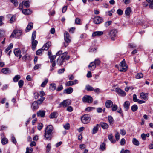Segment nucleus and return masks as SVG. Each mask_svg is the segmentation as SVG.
Returning a JSON list of instances; mask_svg holds the SVG:
<instances>
[{"mask_svg":"<svg viewBox=\"0 0 153 153\" xmlns=\"http://www.w3.org/2000/svg\"><path fill=\"white\" fill-rule=\"evenodd\" d=\"M36 35V31H34L33 32L32 35L31 39L32 49L33 50H34L36 49L38 44V41L36 40H35Z\"/></svg>","mask_w":153,"mask_h":153,"instance_id":"f257e3e1","label":"nucleus"},{"mask_svg":"<svg viewBox=\"0 0 153 153\" xmlns=\"http://www.w3.org/2000/svg\"><path fill=\"white\" fill-rule=\"evenodd\" d=\"M64 38L65 42L64 43V45L65 47H66L71 41L70 35L67 31H65L64 33Z\"/></svg>","mask_w":153,"mask_h":153,"instance_id":"f03ea898","label":"nucleus"},{"mask_svg":"<svg viewBox=\"0 0 153 153\" xmlns=\"http://www.w3.org/2000/svg\"><path fill=\"white\" fill-rule=\"evenodd\" d=\"M67 54L66 52L64 53L63 55L61 56H59L57 59V63L60 66L62 65L63 63L65 61V58Z\"/></svg>","mask_w":153,"mask_h":153,"instance_id":"7ed1b4c3","label":"nucleus"},{"mask_svg":"<svg viewBox=\"0 0 153 153\" xmlns=\"http://www.w3.org/2000/svg\"><path fill=\"white\" fill-rule=\"evenodd\" d=\"M82 122L84 124H87L89 123L91 120L90 116L88 114H85L81 117Z\"/></svg>","mask_w":153,"mask_h":153,"instance_id":"20e7f679","label":"nucleus"},{"mask_svg":"<svg viewBox=\"0 0 153 153\" xmlns=\"http://www.w3.org/2000/svg\"><path fill=\"white\" fill-rule=\"evenodd\" d=\"M120 66L122 68H118L120 72H125L127 70V65L126 63L125 59H123L120 62Z\"/></svg>","mask_w":153,"mask_h":153,"instance_id":"39448f33","label":"nucleus"},{"mask_svg":"<svg viewBox=\"0 0 153 153\" xmlns=\"http://www.w3.org/2000/svg\"><path fill=\"white\" fill-rule=\"evenodd\" d=\"M56 55H52L49 57L50 59V62L52 63L51 67L50 69V71H52L54 69V67L56 65V62L55 59L56 58Z\"/></svg>","mask_w":153,"mask_h":153,"instance_id":"423d86ee","label":"nucleus"},{"mask_svg":"<svg viewBox=\"0 0 153 153\" xmlns=\"http://www.w3.org/2000/svg\"><path fill=\"white\" fill-rule=\"evenodd\" d=\"M82 101L84 102L91 103L93 101V99L91 96L86 95L83 97Z\"/></svg>","mask_w":153,"mask_h":153,"instance_id":"0eeeda50","label":"nucleus"},{"mask_svg":"<svg viewBox=\"0 0 153 153\" xmlns=\"http://www.w3.org/2000/svg\"><path fill=\"white\" fill-rule=\"evenodd\" d=\"M22 32L19 30H14L10 36V37H16L20 36L22 34Z\"/></svg>","mask_w":153,"mask_h":153,"instance_id":"6e6552de","label":"nucleus"},{"mask_svg":"<svg viewBox=\"0 0 153 153\" xmlns=\"http://www.w3.org/2000/svg\"><path fill=\"white\" fill-rule=\"evenodd\" d=\"M71 103V101L70 100H64L59 104V107H65L69 105Z\"/></svg>","mask_w":153,"mask_h":153,"instance_id":"1a4fd4ad","label":"nucleus"},{"mask_svg":"<svg viewBox=\"0 0 153 153\" xmlns=\"http://www.w3.org/2000/svg\"><path fill=\"white\" fill-rule=\"evenodd\" d=\"M117 33V31L115 29H113L110 30L109 35L112 40H114V38L116 36Z\"/></svg>","mask_w":153,"mask_h":153,"instance_id":"9d476101","label":"nucleus"},{"mask_svg":"<svg viewBox=\"0 0 153 153\" xmlns=\"http://www.w3.org/2000/svg\"><path fill=\"white\" fill-rule=\"evenodd\" d=\"M115 92L117 93L119 95L125 96L126 95V92L123 90L120 89L119 88H117L115 89Z\"/></svg>","mask_w":153,"mask_h":153,"instance_id":"9b49d317","label":"nucleus"},{"mask_svg":"<svg viewBox=\"0 0 153 153\" xmlns=\"http://www.w3.org/2000/svg\"><path fill=\"white\" fill-rule=\"evenodd\" d=\"M103 21L102 18L99 16L95 17L94 19V23L97 24L100 23L102 22Z\"/></svg>","mask_w":153,"mask_h":153,"instance_id":"f8f14e48","label":"nucleus"},{"mask_svg":"<svg viewBox=\"0 0 153 153\" xmlns=\"http://www.w3.org/2000/svg\"><path fill=\"white\" fill-rule=\"evenodd\" d=\"M52 134L50 132L45 131L44 135L45 139L47 140H51L52 138Z\"/></svg>","mask_w":153,"mask_h":153,"instance_id":"ddd939ff","label":"nucleus"},{"mask_svg":"<svg viewBox=\"0 0 153 153\" xmlns=\"http://www.w3.org/2000/svg\"><path fill=\"white\" fill-rule=\"evenodd\" d=\"M53 131L54 128L53 126L51 125H49L47 126L45 131L53 134Z\"/></svg>","mask_w":153,"mask_h":153,"instance_id":"4468645a","label":"nucleus"},{"mask_svg":"<svg viewBox=\"0 0 153 153\" xmlns=\"http://www.w3.org/2000/svg\"><path fill=\"white\" fill-rule=\"evenodd\" d=\"M39 104L36 101L34 102L32 104L31 107L33 111H35L37 109L39 108Z\"/></svg>","mask_w":153,"mask_h":153,"instance_id":"2eb2a0df","label":"nucleus"},{"mask_svg":"<svg viewBox=\"0 0 153 153\" xmlns=\"http://www.w3.org/2000/svg\"><path fill=\"white\" fill-rule=\"evenodd\" d=\"M51 45V43L50 42H47L42 47V49L44 50H48L49 47Z\"/></svg>","mask_w":153,"mask_h":153,"instance_id":"dca6fc26","label":"nucleus"},{"mask_svg":"<svg viewBox=\"0 0 153 153\" xmlns=\"http://www.w3.org/2000/svg\"><path fill=\"white\" fill-rule=\"evenodd\" d=\"M130 105V103L128 101H126L124 102V104L123 105V107L125 111H127L129 108Z\"/></svg>","mask_w":153,"mask_h":153,"instance_id":"f3484780","label":"nucleus"},{"mask_svg":"<svg viewBox=\"0 0 153 153\" xmlns=\"http://www.w3.org/2000/svg\"><path fill=\"white\" fill-rule=\"evenodd\" d=\"M132 10L131 8L130 7H128L126 9L125 13L126 16L129 17L130 14Z\"/></svg>","mask_w":153,"mask_h":153,"instance_id":"a211bd4d","label":"nucleus"},{"mask_svg":"<svg viewBox=\"0 0 153 153\" xmlns=\"http://www.w3.org/2000/svg\"><path fill=\"white\" fill-rule=\"evenodd\" d=\"M113 105V103L111 100H107L105 103V105L106 107L107 108H110L111 107H112Z\"/></svg>","mask_w":153,"mask_h":153,"instance_id":"6ab92c4d","label":"nucleus"},{"mask_svg":"<svg viewBox=\"0 0 153 153\" xmlns=\"http://www.w3.org/2000/svg\"><path fill=\"white\" fill-rule=\"evenodd\" d=\"M45 111L44 110H39L37 113V115L38 116L43 117H45Z\"/></svg>","mask_w":153,"mask_h":153,"instance_id":"aec40b11","label":"nucleus"},{"mask_svg":"<svg viewBox=\"0 0 153 153\" xmlns=\"http://www.w3.org/2000/svg\"><path fill=\"white\" fill-rule=\"evenodd\" d=\"M14 53L16 56L19 57V59L21 57L22 55L21 54L20 51L19 50L15 49L14 51Z\"/></svg>","mask_w":153,"mask_h":153,"instance_id":"412c9836","label":"nucleus"},{"mask_svg":"<svg viewBox=\"0 0 153 153\" xmlns=\"http://www.w3.org/2000/svg\"><path fill=\"white\" fill-rule=\"evenodd\" d=\"M96 66L94 62H91L88 65V68L90 70L93 71L96 68Z\"/></svg>","mask_w":153,"mask_h":153,"instance_id":"4be33fe9","label":"nucleus"},{"mask_svg":"<svg viewBox=\"0 0 153 153\" xmlns=\"http://www.w3.org/2000/svg\"><path fill=\"white\" fill-rule=\"evenodd\" d=\"M103 34L102 31H95L92 34V36L94 37L96 36H99L102 35Z\"/></svg>","mask_w":153,"mask_h":153,"instance_id":"5701e85b","label":"nucleus"},{"mask_svg":"<svg viewBox=\"0 0 153 153\" xmlns=\"http://www.w3.org/2000/svg\"><path fill=\"white\" fill-rule=\"evenodd\" d=\"M73 91V88L71 87H69L68 88L64 90L63 93L67 94H69L72 93Z\"/></svg>","mask_w":153,"mask_h":153,"instance_id":"b1692460","label":"nucleus"},{"mask_svg":"<svg viewBox=\"0 0 153 153\" xmlns=\"http://www.w3.org/2000/svg\"><path fill=\"white\" fill-rule=\"evenodd\" d=\"M33 27V24L32 22L29 23L27 27H26L25 31L26 32H28L30 31Z\"/></svg>","mask_w":153,"mask_h":153,"instance_id":"393cba45","label":"nucleus"},{"mask_svg":"<svg viewBox=\"0 0 153 153\" xmlns=\"http://www.w3.org/2000/svg\"><path fill=\"white\" fill-rule=\"evenodd\" d=\"M148 94L145 93L144 92H142L140 94V96L142 99H144L145 100H148Z\"/></svg>","mask_w":153,"mask_h":153,"instance_id":"a878e982","label":"nucleus"},{"mask_svg":"<svg viewBox=\"0 0 153 153\" xmlns=\"http://www.w3.org/2000/svg\"><path fill=\"white\" fill-rule=\"evenodd\" d=\"M58 115V113L57 112H54L51 113L49 116V117L51 119H53L57 117Z\"/></svg>","mask_w":153,"mask_h":153,"instance_id":"bb28decb","label":"nucleus"},{"mask_svg":"<svg viewBox=\"0 0 153 153\" xmlns=\"http://www.w3.org/2000/svg\"><path fill=\"white\" fill-rule=\"evenodd\" d=\"M103 129H107L108 128V125L105 123L101 122L99 124Z\"/></svg>","mask_w":153,"mask_h":153,"instance_id":"cd10ccee","label":"nucleus"},{"mask_svg":"<svg viewBox=\"0 0 153 153\" xmlns=\"http://www.w3.org/2000/svg\"><path fill=\"white\" fill-rule=\"evenodd\" d=\"M22 59L24 61H29L30 60V56L27 54L22 57Z\"/></svg>","mask_w":153,"mask_h":153,"instance_id":"c85d7f7f","label":"nucleus"},{"mask_svg":"<svg viewBox=\"0 0 153 153\" xmlns=\"http://www.w3.org/2000/svg\"><path fill=\"white\" fill-rule=\"evenodd\" d=\"M99 127V124H97L95 126H94L92 130V134H94L96 133L98 130Z\"/></svg>","mask_w":153,"mask_h":153,"instance_id":"c756f323","label":"nucleus"},{"mask_svg":"<svg viewBox=\"0 0 153 153\" xmlns=\"http://www.w3.org/2000/svg\"><path fill=\"white\" fill-rule=\"evenodd\" d=\"M149 3V7L150 8L153 9V0H146Z\"/></svg>","mask_w":153,"mask_h":153,"instance_id":"7c9ffc66","label":"nucleus"},{"mask_svg":"<svg viewBox=\"0 0 153 153\" xmlns=\"http://www.w3.org/2000/svg\"><path fill=\"white\" fill-rule=\"evenodd\" d=\"M22 13L26 15H28L30 13V11L29 9H24L22 10Z\"/></svg>","mask_w":153,"mask_h":153,"instance_id":"2f4dec72","label":"nucleus"},{"mask_svg":"<svg viewBox=\"0 0 153 153\" xmlns=\"http://www.w3.org/2000/svg\"><path fill=\"white\" fill-rule=\"evenodd\" d=\"M85 89L88 91H92L94 90V88L89 85L86 86Z\"/></svg>","mask_w":153,"mask_h":153,"instance_id":"473e14b6","label":"nucleus"},{"mask_svg":"<svg viewBox=\"0 0 153 153\" xmlns=\"http://www.w3.org/2000/svg\"><path fill=\"white\" fill-rule=\"evenodd\" d=\"M21 78V76L20 75H16L13 78V81L14 82H17L19 79Z\"/></svg>","mask_w":153,"mask_h":153,"instance_id":"72a5a7b5","label":"nucleus"},{"mask_svg":"<svg viewBox=\"0 0 153 153\" xmlns=\"http://www.w3.org/2000/svg\"><path fill=\"white\" fill-rule=\"evenodd\" d=\"M10 70L9 68H3L1 70V72L4 74H7L8 73Z\"/></svg>","mask_w":153,"mask_h":153,"instance_id":"f704fd0d","label":"nucleus"},{"mask_svg":"<svg viewBox=\"0 0 153 153\" xmlns=\"http://www.w3.org/2000/svg\"><path fill=\"white\" fill-rule=\"evenodd\" d=\"M132 142L133 144L136 146H138L140 144L139 141L135 138H133Z\"/></svg>","mask_w":153,"mask_h":153,"instance_id":"c9c22d12","label":"nucleus"},{"mask_svg":"<svg viewBox=\"0 0 153 153\" xmlns=\"http://www.w3.org/2000/svg\"><path fill=\"white\" fill-rule=\"evenodd\" d=\"M22 4L26 8L29 7L30 6L29 1H23Z\"/></svg>","mask_w":153,"mask_h":153,"instance_id":"e433bc0d","label":"nucleus"},{"mask_svg":"<svg viewBox=\"0 0 153 153\" xmlns=\"http://www.w3.org/2000/svg\"><path fill=\"white\" fill-rule=\"evenodd\" d=\"M108 138L109 140L113 143H114L115 142V140L113 139V137L112 134H110L108 135Z\"/></svg>","mask_w":153,"mask_h":153,"instance_id":"4c0bfd02","label":"nucleus"},{"mask_svg":"<svg viewBox=\"0 0 153 153\" xmlns=\"http://www.w3.org/2000/svg\"><path fill=\"white\" fill-rule=\"evenodd\" d=\"M74 85V82L73 81H69L65 83V86H72Z\"/></svg>","mask_w":153,"mask_h":153,"instance_id":"58836bf2","label":"nucleus"},{"mask_svg":"<svg viewBox=\"0 0 153 153\" xmlns=\"http://www.w3.org/2000/svg\"><path fill=\"white\" fill-rule=\"evenodd\" d=\"M49 88L52 91L55 90L56 88V84L54 83L51 84Z\"/></svg>","mask_w":153,"mask_h":153,"instance_id":"ea45409f","label":"nucleus"},{"mask_svg":"<svg viewBox=\"0 0 153 153\" xmlns=\"http://www.w3.org/2000/svg\"><path fill=\"white\" fill-rule=\"evenodd\" d=\"M143 76V74L142 73H137L136 75V78L137 79H139L142 78Z\"/></svg>","mask_w":153,"mask_h":153,"instance_id":"a19ab883","label":"nucleus"},{"mask_svg":"<svg viewBox=\"0 0 153 153\" xmlns=\"http://www.w3.org/2000/svg\"><path fill=\"white\" fill-rule=\"evenodd\" d=\"M105 143L103 142L100 146V149L103 151L105 149Z\"/></svg>","mask_w":153,"mask_h":153,"instance_id":"79ce46f5","label":"nucleus"},{"mask_svg":"<svg viewBox=\"0 0 153 153\" xmlns=\"http://www.w3.org/2000/svg\"><path fill=\"white\" fill-rule=\"evenodd\" d=\"M13 47V44L12 43L10 44L9 46L5 50V52L7 53L10 50V49L12 48Z\"/></svg>","mask_w":153,"mask_h":153,"instance_id":"37998d69","label":"nucleus"},{"mask_svg":"<svg viewBox=\"0 0 153 153\" xmlns=\"http://www.w3.org/2000/svg\"><path fill=\"white\" fill-rule=\"evenodd\" d=\"M108 121L110 125H112L113 123L114 120L112 117L111 116H109L108 117Z\"/></svg>","mask_w":153,"mask_h":153,"instance_id":"c03bdc74","label":"nucleus"},{"mask_svg":"<svg viewBox=\"0 0 153 153\" xmlns=\"http://www.w3.org/2000/svg\"><path fill=\"white\" fill-rule=\"evenodd\" d=\"M138 109L137 106L135 104L133 105L131 107V109L133 112H135Z\"/></svg>","mask_w":153,"mask_h":153,"instance_id":"a18cd8bd","label":"nucleus"},{"mask_svg":"<svg viewBox=\"0 0 153 153\" xmlns=\"http://www.w3.org/2000/svg\"><path fill=\"white\" fill-rule=\"evenodd\" d=\"M8 142V140L6 138H3L2 139L1 143L2 144L5 145Z\"/></svg>","mask_w":153,"mask_h":153,"instance_id":"49530a36","label":"nucleus"},{"mask_svg":"<svg viewBox=\"0 0 153 153\" xmlns=\"http://www.w3.org/2000/svg\"><path fill=\"white\" fill-rule=\"evenodd\" d=\"M48 82V79H46L45 81L43 82H42V84H41V86L42 87H44L45 85H46V84H47V83Z\"/></svg>","mask_w":153,"mask_h":153,"instance_id":"de8ad7c7","label":"nucleus"},{"mask_svg":"<svg viewBox=\"0 0 153 153\" xmlns=\"http://www.w3.org/2000/svg\"><path fill=\"white\" fill-rule=\"evenodd\" d=\"M43 50L42 49V48L38 50L36 52V54L38 55H40L42 54V52L43 51Z\"/></svg>","mask_w":153,"mask_h":153,"instance_id":"09e8293b","label":"nucleus"},{"mask_svg":"<svg viewBox=\"0 0 153 153\" xmlns=\"http://www.w3.org/2000/svg\"><path fill=\"white\" fill-rule=\"evenodd\" d=\"M24 84V81L22 80H20L18 82V85L20 88H22Z\"/></svg>","mask_w":153,"mask_h":153,"instance_id":"8fccbe9b","label":"nucleus"},{"mask_svg":"<svg viewBox=\"0 0 153 153\" xmlns=\"http://www.w3.org/2000/svg\"><path fill=\"white\" fill-rule=\"evenodd\" d=\"M45 99V98L43 97H41L37 101V102L39 104H41Z\"/></svg>","mask_w":153,"mask_h":153,"instance_id":"3c124183","label":"nucleus"},{"mask_svg":"<svg viewBox=\"0 0 153 153\" xmlns=\"http://www.w3.org/2000/svg\"><path fill=\"white\" fill-rule=\"evenodd\" d=\"M5 36V32L2 30H0V38L3 37Z\"/></svg>","mask_w":153,"mask_h":153,"instance_id":"603ef678","label":"nucleus"},{"mask_svg":"<svg viewBox=\"0 0 153 153\" xmlns=\"http://www.w3.org/2000/svg\"><path fill=\"white\" fill-rule=\"evenodd\" d=\"M51 144L50 143L48 144L46 147V152H48L50 150V149H51Z\"/></svg>","mask_w":153,"mask_h":153,"instance_id":"864d4df0","label":"nucleus"},{"mask_svg":"<svg viewBox=\"0 0 153 153\" xmlns=\"http://www.w3.org/2000/svg\"><path fill=\"white\" fill-rule=\"evenodd\" d=\"M112 107L111 110L113 111H115L117 109V106L116 104L113 105Z\"/></svg>","mask_w":153,"mask_h":153,"instance_id":"5fc2aeb1","label":"nucleus"},{"mask_svg":"<svg viewBox=\"0 0 153 153\" xmlns=\"http://www.w3.org/2000/svg\"><path fill=\"white\" fill-rule=\"evenodd\" d=\"M10 1L13 3L14 5L17 6L18 5V2L17 0H10Z\"/></svg>","mask_w":153,"mask_h":153,"instance_id":"6e6d98bb","label":"nucleus"},{"mask_svg":"<svg viewBox=\"0 0 153 153\" xmlns=\"http://www.w3.org/2000/svg\"><path fill=\"white\" fill-rule=\"evenodd\" d=\"M115 137L116 139L118 141L120 137V135L118 132H116Z\"/></svg>","mask_w":153,"mask_h":153,"instance_id":"4d7b16f0","label":"nucleus"},{"mask_svg":"<svg viewBox=\"0 0 153 153\" xmlns=\"http://www.w3.org/2000/svg\"><path fill=\"white\" fill-rule=\"evenodd\" d=\"M94 62L95 63V64L96 65V66L99 65L100 63V61L99 59H95Z\"/></svg>","mask_w":153,"mask_h":153,"instance_id":"13d9d810","label":"nucleus"},{"mask_svg":"<svg viewBox=\"0 0 153 153\" xmlns=\"http://www.w3.org/2000/svg\"><path fill=\"white\" fill-rule=\"evenodd\" d=\"M33 151V149L32 148H29L28 147L26 148V152L27 153H30L32 152Z\"/></svg>","mask_w":153,"mask_h":153,"instance_id":"bf43d9fd","label":"nucleus"},{"mask_svg":"<svg viewBox=\"0 0 153 153\" xmlns=\"http://www.w3.org/2000/svg\"><path fill=\"white\" fill-rule=\"evenodd\" d=\"M112 21H109L106 22L105 24V27H107L110 25Z\"/></svg>","mask_w":153,"mask_h":153,"instance_id":"052dcab7","label":"nucleus"},{"mask_svg":"<svg viewBox=\"0 0 153 153\" xmlns=\"http://www.w3.org/2000/svg\"><path fill=\"white\" fill-rule=\"evenodd\" d=\"M117 13L119 15H121L123 14V11L122 10L119 9L117 10Z\"/></svg>","mask_w":153,"mask_h":153,"instance_id":"680f3d73","label":"nucleus"},{"mask_svg":"<svg viewBox=\"0 0 153 153\" xmlns=\"http://www.w3.org/2000/svg\"><path fill=\"white\" fill-rule=\"evenodd\" d=\"M15 20V16H13L11 18L10 20V22L11 23H12Z\"/></svg>","mask_w":153,"mask_h":153,"instance_id":"e2e57ef3","label":"nucleus"},{"mask_svg":"<svg viewBox=\"0 0 153 153\" xmlns=\"http://www.w3.org/2000/svg\"><path fill=\"white\" fill-rule=\"evenodd\" d=\"M43 126V124L42 123H39L38 126V129L39 130H40L42 128Z\"/></svg>","mask_w":153,"mask_h":153,"instance_id":"0e129e2a","label":"nucleus"},{"mask_svg":"<svg viewBox=\"0 0 153 153\" xmlns=\"http://www.w3.org/2000/svg\"><path fill=\"white\" fill-rule=\"evenodd\" d=\"M63 89V87L62 85H59L57 88L56 91H59L62 90Z\"/></svg>","mask_w":153,"mask_h":153,"instance_id":"69168bd1","label":"nucleus"},{"mask_svg":"<svg viewBox=\"0 0 153 153\" xmlns=\"http://www.w3.org/2000/svg\"><path fill=\"white\" fill-rule=\"evenodd\" d=\"M70 127V126L69 123H67L64 126V128L65 129L68 130L69 129Z\"/></svg>","mask_w":153,"mask_h":153,"instance_id":"338daca9","label":"nucleus"},{"mask_svg":"<svg viewBox=\"0 0 153 153\" xmlns=\"http://www.w3.org/2000/svg\"><path fill=\"white\" fill-rule=\"evenodd\" d=\"M120 134L123 135H125L126 134V131L125 130L123 129L120 130Z\"/></svg>","mask_w":153,"mask_h":153,"instance_id":"774afa93","label":"nucleus"}]
</instances>
